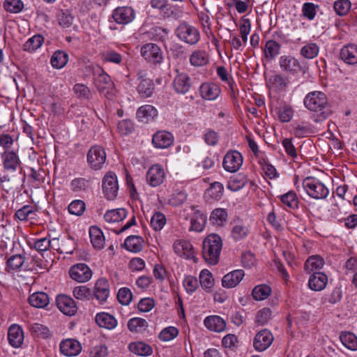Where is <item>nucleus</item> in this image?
I'll return each instance as SVG.
<instances>
[{"mask_svg":"<svg viewBox=\"0 0 357 357\" xmlns=\"http://www.w3.org/2000/svg\"><path fill=\"white\" fill-rule=\"evenodd\" d=\"M248 181L245 175L238 174L230 178L227 183V188L236 192L243 188Z\"/></svg>","mask_w":357,"mask_h":357,"instance_id":"obj_39","label":"nucleus"},{"mask_svg":"<svg viewBox=\"0 0 357 357\" xmlns=\"http://www.w3.org/2000/svg\"><path fill=\"white\" fill-rule=\"evenodd\" d=\"M166 223L165 215L160 212H156L153 214L151 220V225L155 231L161 230Z\"/></svg>","mask_w":357,"mask_h":357,"instance_id":"obj_61","label":"nucleus"},{"mask_svg":"<svg viewBox=\"0 0 357 357\" xmlns=\"http://www.w3.org/2000/svg\"><path fill=\"white\" fill-rule=\"evenodd\" d=\"M8 340L12 347H20L24 341V333L22 328L16 324L10 326L8 331Z\"/></svg>","mask_w":357,"mask_h":357,"instance_id":"obj_26","label":"nucleus"},{"mask_svg":"<svg viewBox=\"0 0 357 357\" xmlns=\"http://www.w3.org/2000/svg\"><path fill=\"white\" fill-rule=\"evenodd\" d=\"M86 208L85 203L82 200L77 199L73 201L68 206V211L72 215L80 216Z\"/></svg>","mask_w":357,"mask_h":357,"instance_id":"obj_60","label":"nucleus"},{"mask_svg":"<svg viewBox=\"0 0 357 357\" xmlns=\"http://www.w3.org/2000/svg\"><path fill=\"white\" fill-rule=\"evenodd\" d=\"M4 170L15 172L18 169H22V162L18 154L13 150H6L1 154Z\"/></svg>","mask_w":357,"mask_h":357,"instance_id":"obj_9","label":"nucleus"},{"mask_svg":"<svg viewBox=\"0 0 357 357\" xmlns=\"http://www.w3.org/2000/svg\"><path fill=\"white\" fill-rule=\"evenodd\" d=\"M243 161V156L240 152L237 151H230L225 155L222 165L227 172H236L242 166Z\"/></svg>","mask_w":357,"mask_h":357,"instance_id":"obj_8","label":"nucleus"},{"mask_svg":"<svg viewBox=\"0 0 357 357\" xmlns=\"http://www.w3.org/2000/svg\"><path fill=\"white\" fill-rule=\"evenodd\" d=\"M224 187L220 182H213L207 189L206 195L214 200H220L223 195Z\"/></svg>","mask_w":357,"mask_h":357,"instance_id":"obj_52","label":"nucleus"},{"mask_svg":"<svg viewBox=\"0 0 357 357\" xmlns=\"http://www.w3.org/2000/svg\"><path fill=\"white\" fill-rule=\"evenodd\" d=\"M26 257L24 254L13 255L6 261V271L7 272L20 270L25 262Z\"/></svg>","mask_w":357,"mask_h":357,"instance_id":"obj_36","label":"nucleus"},{"mask_svg":"<svg viewBox=\"0 0 357 357\" xmlns=\"http://www.w3.org/2000/svg\"><path fill=\"white\" fill-rule=\"evenodd\" d=\"M175 253L186 259H193L196 261L195 252L191 243L186 240H176L173 244Z\"/></svg>","mask_w":357,"mask_h":357,"instance_id":"obj_13","label":"nucleus"},{"mask_svg":"<svg viewBox=\"0 0 357 357\" xmlns=\"http://www.w3.org/2000/svg\"><path fill=\"white\" fill-rule=\"evenodd\" d=\"M112 18L118 24H127L134 20L135 12L130 7H118L113 11Z\"/></svg>","mask_w":357,"mask_h":357,"instance_id":"obj_17","label":"nucleus"},{"mask_svg":"<svg viewBox=\"0 0 357 357\" xmlns=\"http://www.w3.org/2000/svg\"><path fill=\"white\" fill-rule=\"evenodd\" d=\"M74 17L68 10H61L57 14V20L59 25L63 29L70 27L73 23Z\"/></svg>","mask_w":357,"mask_h":357,"instance_id":"obj_54","label":"nucleus"},{"mask_svg":"<svg viewBox=\"0 0 357 357\" xmlns=\"http://www.w3.org/2000/svg\"><path fill=\"white\" fill-rule=\"evenodd\" d=\"M137 90L143 97H150L154 91V84L151 79H142L138 84Z\"/></svg>","mask_w":357,"mask_h":357,"instance_id":"obj_49","label":"nucleus"},{"mask_svg":"<svg viewBox=\"0 0 357 357\" xmlns=\"http://www.w3.org/2000/svg\"><path fill=\"white\" fill-rule=\"evenodd\" d=\"M192 210L194 211L190 219V231L196 232H201L204 230L207 217L206 215L197 208V206H191Z\"/></svg>","mask_w":357,"mask_h":357,"instance_id":"obj_20","label":"nucleus"},{"mask_svg":"<svg viewBox=\"0 0 357 357\" xmlns=\"http://www.w3.org/2000/svg\"><path fill=\"white\" fill-rule=\"evenodd\" d=\"M173 143L174 136L165 130L158 131L152 137V144L157 149H167Z\"/></svg>","mask_w":357,"mask_h":357,"instance_id":"obj_19","label":"nucleus"},{"mask_svg":"<svg viewBox=\"0 0 357 357\" xmlns=\"http://www.w3.org/2000/svg\"><path fill=\"white\" fill-rule=\"evenodd\" d=\"M313 132V128L310 123L303 122L298 124L294 128V134L296 137H304Z\"/></svg>","mask_w":357,"mask_h":357,"instance_id":"obj_57","label":"nucleus"},{"mask_svg":"<svg viewBox=\"0 0 357 357\" xmlns=\"http://www.w3.org/2000/svg\"><path fill=\"white\" fill-rule=\"evenodd\" d=\"M227 213L225 209L215 208L214 209L211 215L210 222L217 226H222L227 221Z\"/></svg>","mask_w":357,"mask_h":357,"instance_id":"obj_44","label":"nucleus"},{"mask_svg":"<svg viewBox=\"0 0 357 357\" xmlns=\"http://www.w3.org/2000/svg\"><path fill=\"white\" fill-rule=\"evenodd\" d=\"M340 340L342 344L349 350H357V337L351 332H342L340 335Z\"/></svg>","mask_w":357,"mask_h":357,"instance_id":"obj_41","label":"nucleus"},{"mask_svg":"<svg viewBox=\"0 0 357 357\" xmlns=\"http://www.w3.org/2000/svg\"><path fill=\"white\" fill-rule=\"evenodd\" d=\"M328 277L321 272H316L310 275L308 280L309 287L314 291H321L327 284Z\"/></svg>","mask_w":357,"mask_h":357,"instance_id":"obj_30","label":"nucleus"},{"mask_svg":"<svg viewBox=\"0 0 357 357\" xmlns=\"http://www.w3.org/2000/svg\"><path fill=\"white\" fill-rule=\"evenodd\" d=\"M43 41V36L40 35H35L24 44L23 50L29 52H34L42 45Z\"/></svg>","mask_w":357,"mask_h":357,"instance_id":"obj_53","label":"nucleus"},{"mask_svg":"<svg viewBox=\"0 0 357 357\" xmlns=\"http://www.w3.org/2000/svg\"><path fill=\"white\" fill-rule=\"evenodd\" d=\"M340 56L348 65L357 64V45L349 43L344 45L340 50Z\"/></svg>","mask_w":357,"mask_h":357,"instance_id":"obj_21","label":"nucleus"},{"mask_svg":"<svg viewBox=\"0 0 357 357\" xmlns=\"http://www.w3.org/2000/svg\"><path fill=\"white\" fill-rule=\"evenodd\" d=\"M303 187L307 194L313 199H325L329 194L326 185L314 177H307L303 181Z\"/></svg>","mask_w":357,"mask_h":357,"instance_id":"obj_3","label":"nucleus"},{"mask_svg":"<svg viewBox=\"0 0 357 357\" xmlns=\"http://www.w3.org/2000/svg\"><path fill=\"white\" fill-rule=\"evenodd\" d=\"M209 62L208 52L202 50H196L190 56V63L195 67H202L207 65Z\"/></svg>","mask_w":357,"mask_h":357,"instance_id":"obj_32","label":"nucleus"},{"mask_svg":"<svg viewBox=\"0 0 357 357\" xmlns=\"http://www.w3.org/2000/svg\"><path fill=\"white\" fill-rule=\"evenodd\" d=\"M277 114L281 122L287 123L292 119L294 110L291 105L284 104L278 109Z\"/></svg>","mask_w":357,"mask_h":357,"instance_id":"obj_51","label":"nucleus"},{"mask_svg":"<svg viewBox=\"0 0 357 357\" xmlns=\"http://www.w3.org/2000/svg\"><path fill=\"white\" fill-rule=\"evenodd\" d=\"M34 215L33 207L30 205H25L15 212V217L20 221H25L28 219H33Z\"/></svg>","mask_w":357,"mask_h":357,"instance_id":"obj_55","label":"nucleus"},{"mask_svg":"<svg viewBox=\"0 0 357 357\" xmlns=\"http://www.w3.org/2000/svg\"><path fill=\"white\" fill-rule=\"evenodd\" d=\"M89 236L91 244L95 249L101 250L104 248L105 236L99 227L91 226L89 229Z\"/></svg>","mask_w":357,"mask_h":357,"instance_id":"obj_31","label":"nucleus"},{"mask_svg":"<svg viewBox=\"0 0 357 357\" xmlns=\"http://www.w3.org/2000/svg\"><path fill=\"white\" fill-rule=\"evenodd\" d=\"M303 105L314 114L317 121L326 119L332 113L326 95L320 91L308 93L303 99Z\"/></svg>","mask_w":357,"mask_h":357,"instance_id":"obj_1","label":"nucleus"},{"mask_svg":"<svg viewBox=\"0 0 357 357\" xmlns=\"http://www.w3.org/2000/svg\"><path fill=\"white\" fill-rule=\"evenodd\" d=\"M199 282L204 290L210 291L214 286V279L212 273L207 269L202 270L199 274Z\"/></svg>","mask_w":357,"mask_h":357,"instance_id":"obj_48","label":"nucleus"},{"mask_svg":"<svg viewBox=\"0 0 357 357\" xmlns=\"http://www.w3.org/2000/svg\"><path fill=\"white\" fill-rule=\"evenodd\" d=\"M48 295L42 291L36 292L29 297V303L31 305L38 308H43L49 303Z\"/></svg>","mask_w":357,"mask_h":357,"instance_id":"obj_38","label":"nucleus"},{"mask_svg":"<svg viewBox=\"0 0 357 357\" xmlns=\"http://www.w3.org/2000/svg\"><path fill=\"white\" fill-rule=\"evenodd\" d=\"M319 52V46L314 43H310L301 49L300 54L305 59H312L317 56Z\"/></svg>","mask_w":357,"mask_h":357,"instance_id":"obj_50","label":"nucleus"},{"mask_svg":"<svg viewBox=\"0 0 357 357\" xmlns=\"http://www.w3.org/2000/svg\"><path fill=\"white\" fill-rule=\"evenodd\" d=\"M165 177L163 168L160 165H152L146 173V181L152 187L160 185Z\"/></svg>","mask_w":357,"mask_h":357,"instance_id":"obj_15","label":"nucleus"},{"mask_svg":"<svg viewBox=\"0 0 357 357\" xmlns=\"http://www.w3.org/2000/svg\"><path fill=\"white\" fill-rule=\"evenodd\" d=\"M70 278L78 282H86L92 276V271L85 264H77L73 266L69 271Z\"/></svg>","mask_w":357,"mask_h":357,"instance_id":"obj_14","label":"nucleus"},{"mask_svg":"<svg viewBox=\"0 0 357 357\" xmlns=\"http://www.w3.org/2000/svg\"><path fill=\"white\" fill-rule=\"evenodd\" d=\"M109 284L105 278H100L95 284L93 295L94 297L102 303L105 302L109 296Z\"/></svg>","mask_w":357,"mask_h":357,"instance_id":"obj_22","label":"nucleus"},{"mask_svg":"<svg viewBox=\"0 0 357 357\" xmlns=\"http://www.w3.org/2000/svg\"><path fill=\"white\" fill-rule=\"evenodd\" d=\"M127 211L124 208H117L107 211L104 218L108 222H116L124 220L127 216Z\"/></svg>","mask_w":357,"mask_h":357,"instance_id":"obj_42","label":"nucleus"},{"mask_svg":"<svg viewBox=\"0 0 357 357\" xmlns=\"http://www.w3.org/2000/svg\"><path fill=\"white\" fill-rule=\"evenodd\" d=\"M273 340V335L269 330H261L254 337L253 347L258 351H264L271 345Z\"/></svg>","mask_w":357,"mask_h":357,"instance_id":"obj_12","label":"nucleus"},{"mask_svg":"<svg viewBox=\"0 0 357 357\" xmlns=\"http://www.w3.org/2000/svg\"><path fill=\"white\" fill-rule=\"evenodd\" d=\"M81 350L80 343L74 339L63 340L60 344V351L66 356H75L81 352Z\"/></svg>","mask_w":357,"mask_h":357,"instance_id":"obj_23","label":"nucleus"},{"mask_svg":"<svg viewBox=\"0 0 357 357\" xmlns=\"http://www.w3.org/2000/svg\"><path fill=\"white\" fill-rule=\"evenodd\" d=\"M141 54L146 61L153 64H160L163 61L161 49L154 43H146L141 48Z\"/></svg>","mask_w":357,"mask_h":357,"instance_id":"obj_7","label":"nucleus"},{"mask_svg":"<svg viewBox=\"0 0 357 357\" xmlns=\"http://www.w3.org/2000/svg\"><path fill=\"white\" fill-rule=\"evenodd\" d=\"M106 161V153L100 146H93L88 151L87 162L96 170L100 169Z\"/></svg>","mask_w":357,"mask_h":357,"instance_id":"obj_6","label":"nucleus"},{"mask_svg":"<svg viewBox=\"0 0 357 357\" xmlns=\"http://www.w3.org/2000/svg\"><path fill=\"white\" fill-rule=\"evenodd\" d=\"M280 49L281 45L275 40H267L264 48V57L268 61H273L279 55Z\"/></svg>","mask_w":357,"mask_h":357,"instance_id":"obj_33","label":"nucleus"},{"mask_svg":"<svg viewBox=\"0 0 357 357\" xmlns=\"http://www.w3.org/2000/svg\"><path fill=\"white\" fill-rule=\"evenodd\" d=\"M68 61V54L64 51L58 50L53 54L51 58V64L54 68L60 69L66 66Z\"/></svg>","mask_w":357,"mask_h":357,"instance_id":"obj_45","label":"nucleus"},{"mask_svg":"<svg viewBox=\"0 0 357 357\" xmlns=\"http://www.w3.org/2000/svg\"><path fill=\"white\" fill-rule=\"evenodd\" d=\"M173 86L176 93L185 94L191 87V79L187 73H178L174 79Z\"/></svg>","mask_w":357,"mask_h":357,"instance_id":"obj_24","label":"nucleus"},{"mask_svg":"<svg viewBox=\"0 0 357 357\" xmlns=\"http://www.w3.org/2000/svg\"><path fill=\"white\" fill-rule=\"evenodd\" d=\"M144 241L140 236H129L124 242L126 250L132 252H140L143 249Z\"/></svg>","mask_w":357,"mask_h":357,"instance_id":"obj_35","label":"nucleus"},{"mask_svg":"<svg viewBox=\"0 0 357 357\" xmlns=\"http://www.w3.org/2000/svg\"><path fill=\"white\" fill-rule=\"evenodd\" d=\"M351 3L349 0H337L334 2L333 8L340 16L346 15L351 9Z\"/></svg>","mask_w":357,"mask_h":357,"instance_id":"obj_58","label":"nucleus"},{"mask_svg":"<svg viewBox=\"0 0 357 357\" xmlns=\"http://www.w3.org/2000/svg\"><path fill=\"white\" fill-rule=\"evenodd\" d=\"M102 191L107 199H115L118 194L119 184L117 177L114 172H107L102 178Z\"/></svg>","mask_w":357,"mask_h":357,"instance_id":"obj_5","label":"nucleus"},{"mask_svg":"<svg viewBox=\"0 0 357 357\" xmlns=\"http://www.w3.org/2000/svg\"><path fill=\"white\" fill-rule=\"evenodd\" d=\"M290 84L289 77L280 73L271 76L268 81V86L278 92L285 91Z\"/></svg>","mask_w":357,"mask_h":357,"instance_id":"obj_18","label":"nucleus"},{"mask_svg":"<svg viewBox=\"0 0 357 357\" xmlns=\"http://www.w3.org/2000/svg\"><path fill=\"white\" fill-rule=\"evenodd\" d=\"M55 241H58L57 238H54L52 240L47 237L38 238L34 241L33 248L38 252H45L47 251Z\"/></svg>","mask_w":357,"mask_h":357,"instance_id":"obj_59","label":"nucleus"},{"mask_svg":"<svg viewBox=\"0 0 357 357\" xmlns=\"http://www.w3.org/2000/svg\"><path fill=\"white\" fill-rule=\"evenodd\" d=\"M136 115L139 121L147 123L157 117L158 111L153 106L145 105L138 108Z\"/></svg>","mask_w":357,"mask_h":357,"instance_id":"obj_25","label":"nucleus"},{"mask_svg":"<svg viewBox=\"0 0 357 357\" xmlns=\"http://www.w3.org/2000/svg\"><path fill=\"white\" fill-rule=\"evenodd\" d=\"M278 65L282 72L294 75L301 70L299 61L291 55H282L278 59Z\"/></svg>","mask_w":357,"mask_h":357,"instance_id":"obj_10","label":"nucleus"},{"mask_svg":"<svg viewBox=\"0 0 357 357\" xmlns=\"http://www.w3.org/2000/svg\"><path fill=\"white\" fill-rule=\"evenodd\" d=\"M204 324L208 330L217 333L222 332L226 328L225 321L222 317L217 315L206 317Z\"/></svg>","mask_w":357,"mask_h":357,"instance_id":"obj_29","label":"nucleus"},{"mask_svg":"<svg viewBox=\"0 0 357 357\" xmlns=\"http://www.w3.org/2000/svg\"><path fill=\"white\" fill-rule=\"evenodd\" d=\"M271 317V310L269 308L264 307L259 310L255 316V322L259 326L265 325Z\"/></svg>","mask_w":357,"mask_h":357,"instance_id":"obj_62","label":"nucleus"},{"mask_svg":"<svg viewBox=\"0 0 357 357\" xmlns=\"http://www.w3.org/2000/svg\"><path fill=\"white\" fill-rule=\"evenodd\" d=\"M176 36L183 42L190 45H196L199 39V31L186 22L181 23L175 31Z\"/></svg>","mask_w":357,"mask_h":357,"instance_id":"obj_4","label":"nucleus"},{"mask_svg":"<svg viewBox=\"0 0 357 357\" xmlns=\"http://www.w3.org/2000/svg\"><path fill=\"white\" fill-rule=\"evenodd\" d=\"M243 270H235L226 274L222 279V284L226 288H233L239 284L244 277Z\"/></svg>","mask_w":357,"mask_h":357,"instance_id":"obj_28","label":"nucleus"},{"mask_svg":"<svg viewBox=\"0 0 357 357\" xmlns=\"http://www.w3.org/2000/svg\"><path fill=\"white\" fill-rule=\"evenodd\" d=\"M280 199L284 206L290 209H296L298 208L299 199L296 193L293 190H290L280 196Z\"/></svg>","mask_w":357,"mask_h":357,"instance_id":"obj_40","label":"nucleus"},{"mask_svg":"<svg viewBox=\"0 0 357 357\" xmlns=\"http://www.w3.org/2000/svg\"><path fill=\"white\" fill-rule=\"evenodd\" d=\"M271 293V288L266 284L256 286L252 291V296L255 301H263L266 299Z\"/></svg>","mask_w":357,"mask_h":357,"instance_id":"obj_47","label":"nucleus"},{"mask_svg":"<svg viewBox=\"0 0 357 357\" xmlns=\"http://www.w3.org/2000/svg\"><path fill=\"white\" fill-rule=\"evenodd\" d=\"M129 349L137 355L144 356H150L153 352L151 347L142 342L130 343Z\"/></svg>","mask_w":357,"mask_h":357,"instance_id":"obj_43","label":"nucleus"},{"mask_svg":"<svg viewBox=\"0 0 357 357\" xmlns=\"http://www.w3.org/2000/svg\"><path fill=\"white\" fill-rule=\"evenodd\" d=\"M102 59L105 62L120 64L122 61V56L114 50H107L102 54Z\"/></svg>","mask_w":357,"mask_h":357,"instance_id":"obj_64","label":"nucleus"},{"mask_svg":"<svg viewBox=\"0 0 357 357\" xmlns=\"http://www.w3.org/2000/svg\"><path fill=\"white\" fill-rule=\"evenodd\" d=\"M222 248V241L215 234L208 235L202 243V256L204 260L211 265H215L220 260Z\"/></svg>","mask_w":357,"mask_h":357,"instance_id":"obj_2","label":"nucleus"},{"mask_svg":"<svg viewBox=\"0 0 357 357\" xmlns=\"http://www.w3.org/2000/svg\"><path fill=\"white\" fill-rule=\"evenodd\" d=\"M95 84L98 91L108 98L114 95V83L110 77L105 72H102L96 77Z\"/></svg>","mask_w":357,"mask_h":357,"instance_id":"obj_11","label":"nucleus"},{"mask_svg":"<svg viewBox=\"0 0 357 357\" xmlns=\"http://www.w3.org/2000/svg\"><path fill=\"white\" fill-rule=\"evenodd\" d=\"M187 193L184 190H177L170 195L168 204L172 206H178L187 200Z\"/></svg>","mask_w":357,"mask_h":357,"instance_id":"obj_56","label":"nucleus"},{"mask_svg":"<svg viewBox=\"0 0 357 357\" xmlns=\"http://www.w3.org/2000/svg\"><path fill=\"white\" fill-rule=\"evenodd\" d=\"M324 259L318 255H311L307 258L304 264V269L307 273L321 269L324 265Z\"/></svg>","mask_w":357,"mask_h":357,"instance_id":"obj_37","label":"nucleus"},{"mask_svg":"<svg viewBox=\"0 0 357 357\" xmlns=\"http://www.w3.org/2000/svg\"><path fill=\"white\" fill-rule=\"evenodd\" d=\"M56 303L58 308L64 314L73 316L77 312V307L75 303V301L68 296H57Z\"/></svg>","mask_w":357,"mask_h":357,"instance_id":"obj_16","label":"nucleus"},{"mask_svg":"<svg viewBox=\"0 0 357 357\" xmlns=\"http://www.w3.org/2000/svg\"><path fill=\"white\" fill-rule=\"evenodd\" d=\"M148 327L147 321L142 318L134 317L128 322V328L132 333H140Z\"/></svg>","mask_w":357,"mask_h":357,"instance_id":"obj_46","label":"nucleus"},{"mask_svg":"<svg viewBox=\"0 0 357 357\" xmlns=\"http://www.w3.org/2000/svg\"><path fill=\"white\" fill-rule=\"evenodd\" d=\"M199 93L202 98L213 100L220 95V89L216 84L205 82L200 86Z\"/></svg>","mask_w":357,"mask_h":357,"instance_id":"obj_27","label":"nucleus"},{"mask_svg":"<svg viewBox=\"0 0 357 357\" xmlns=\"http://www.w3.org/2000/svg\"><path fill=\"white\" fill-rule=\"evenodd\" d=\"M97 324L107 329H114L117 325V321L114 317L107 312H100L96 316Z\"/></svg>","mask_w":357,"mask_h":357,"instance_id":"obj_34","label":"nucleus"},{"mask_svg":"<svg viewBox=\"0 0 357 357\" xmlns=\"http://www.w3.org/2000/svg\"><path fill=\"white\" fill-rule=\"evenodd\" d=\"M73 89L76 96L79 99L88 100L91 97V93L89 87L83 84H75Z\"/></svg>","mask_w":357,"mask_h":357,"instance_id":"obj_63","label":"nucleus"}]
</instances>
